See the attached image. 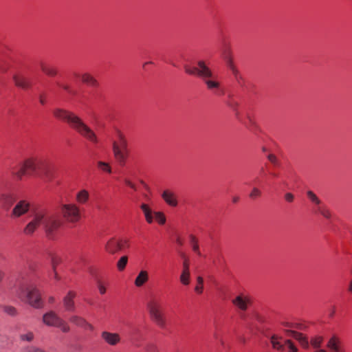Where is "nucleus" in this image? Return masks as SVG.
Instances as JSON below:
<instances>
[{
	"label": "nucleus",
	"mask_w": 352,
	"mask_h": 352,
	"mask_svg": "<svg viewBox=\"0 0 352 352\" xmlns=\"http://www.w3.org/2000/svg\"><path fill=\"white\" fill-rule=\"evenodd\" d=\"M327 347L332 351L340 349V341L336 336H333L327 342Z\"/></svg>",
	"instance_id": "obj_26"
},
{
	"label": "nucleus",
	"mask_w": 352,
	"mask_h": 352,
	"mask_svg": "<svg viewBox=\"0 0 352 352\" xmlns=\"http://www.w3.org/2000/svg\"><path fill=\"white\" fill-rule=\"evenodd\" d=\"M263 151H266V148L265 147L263 148Z\"/></svg>",
	"instance_id": "obj_62"
},
{
	"label": "nucleus",
	"mask_w": 352,
	"mask_h": 352,
	"mask_svg": "<svg viewBox=\"0 0 352 352\" xmlns=\"http://www.w3.org/2000/svg\"><path fill=\"white\" fill-rule=\"evenodd\" d=\"M119 243L120 244V250L124 248H129L130 246L129 239L127 238H118Z\"/></svg>",
	"instance_id": "obj_36"
},
{
	"label": "nucleus",
	"mask_w": 352,
	"mask_h": 352,
	"mask_svg": "<svg viewBox=\"0 0 352 352\" xmlns=\"http://www.w3.org/2000/svg\"><path fill=\"white\" fill-rule=\"evenodd\" d=\"M43 322L47 326L60 328L64 333L69 332L70 330L68 324L53 311H48L43 315Z\"/></svg>",
	"instance_id": "obj_8"
},
{
	"label": "nucleus",
	"mask_w": 352,
	"mask_h": 352,
	"mask_svg": "<svg viewBox=\"0 0 352 352\" xmlns=\"http://www.w3.org/2000/svg\"><path fill=\"white\" fill-rule=\"evenodd\" d=\"M140 208L142 210L146 221L148 223H151L153 221V212L151 208L148 206V205L146 204H142L140 205Z\"/></svg>",
	"instance_id": "obj_23"
},
{
	"label": "nucleus",
	"mask_w": 352,
	"mask_h": 352,
	"mask_svg": "<svg viewBox=\"0 0 352 352\" xmlns=\"http://www.w3.org/2000/svg\"><path fill=\"white\" fill-rule=\"evenodd\" d=\"M89 192L85 189H82L77 192L76 200L79 204H85L89 200Z\"/></svg>",
	"instance_id": "obj_24"
},
{
	"label": "nucleus",
	"mask_w": 352,
	"mask_h": 352,
	"mask_svg": "<svg viewBox=\"0 0 352 352\" xmlns=\"http://www.w3.org/2000/svg\"><path fill=\"white\" fill-rule=\"evenodd\" d=\"M233 305L241 311H246L251 302L250 297L245 294H239L232 300Z\"/></svg>",
	"instance_id": "obj_12"
},
{
	"label": "nucleus",
	"mask_w": 352,
	"mask_h": 352,
	"mask_svg": "<svg viewBox=\"0 0 352 352\" xmlns=\"http://www.w3.org/2000/svg\"><path fill=\"white\" fill-rule=\"evenodd\" d=\"M285 199L286 201H287L289 203H292V202L294 201V196L291 192H287L285 195Z\"/></svg>",
	"instance_id": "obj_46"
},
{
	"label": "nucleus",
	"mask_w": 352,
	"mask_h": 352,
	"mask_svg": "<svg viewBox=\"0 0 352 352\" xmlns=\"http://www.w3.org/2000/svg\"><path fill=\"white\" fill-rule=\"evenodd\" d=\"M155 219L160 224H164L166 222V217L164 214L161 212H155L153 213Z\"/></svg>",
	"instance_id": "obj_35"
},
{
	"label": "nucleus",
	"mask_w": 352,
	"mask_h": 352,
	"mask_svg": "<svg viewBox=\"0 0 352 352\" xmlns=\"http://www.w3.org/2000/svg\"><path fill=\"white\" fill-rule=\"evenodd\" d=\"M315 352H327V351L325 350H324V349H316L315 351Z\"/></svg>",
	"instance_id": "obj_58"
},
{
	"label": "nucleus",
	"mask_w": 352,
	"mask_h": 352,
	"mask_svg": "<svg viewBox=\"0 0 352 352\" xmlns=\"http://www.w3.org/2000/svg\"><path fill=\"white\" fill-rule=\"evenodd\" d=\"M97 166L98 168H100L102 171L107 173H111L112 169L110 166V164L107 162H103V161H98L97 162Z\"/></svg>",
	"instance_id": "obj_28"
},
{
	"label": "nucleus",
	"mask_w": 352,
	"mask_h": 352,
	"mask_svg": "<svg viewBox=\"0 0 352 352\" xmlns=\"http://www.w3.org/2000/svg\"><path fill=\"white\" fill-rule=\"evenodd\" d=\"M12 175L21 180L25 175H35L51 179L52 178V167L45 160L35 157H29L22 162L19 168H10Z\"/></svg>",
	"instance_id": "obj_2"
},
{
	"label": "nucleus",
	"mask_w": 352,
	"mask_h": 352,
	"mask_svg": "<svg viewBox=\"0 0 352 352\" xmlns=\"http://www.w3.org/2000/svg\"><path fill=\"white\" fill-rule=\"evenodd\" d=\"M185 271H190V263L188 258H185L183 262V270Z\"/></svg>",
	"instance_id": "obj_47"
},
{
	"label": "nucleus",
	"mask_w": 352,
	"mask_h": 352,
	"mask_svg": "<svg viewBox=\"0 0 352 352\" xmlns=\"http://www.w3.org/2000/svg\"><path fill=\"white\" fill-rule=\"evenodd\" d=\"M27 352H45V351L39 348H36L34 346H30V347L28 348Z\"/></svg>",
	"instance_id": "obj_48"
},
{
	"label": "nucleus",
	"mask_w": 352,
	"mask_h": 352,
	"mask_svg": "<svg viewBox=\"0 0 352 352\" xmlns=\"http://www.w3.org/2000/svg\"><path fill=\"white\" fill-rule=\"evenodd\" d=\"M31 217V221L23 230V234L28 236L32 235L40 226H43L47 235L51 237L54 231L60 226V221L58 217L44 208L35 210Z\"/></svg>",
	"instance_id": "obj_1"
},
{
	"label": "nucleus",
	"mask_w": 352,
	"mask_h": 352,
	"mask_svg": "<svg viewBox=\"0 0 352 352\" xmlns=\"http://www.w3.org/2000/svg\"><path fill=\"white\" fill-rule=\"evenodd\" d=\"M189 237H190V244L192 245V250L195 252H196L198 255H201L199 245H198V241H197V238L192 234H190Z\"/></svg>",
	"instance_id": "obj_32"
},
{
	"label": "nucleus",
	"mask_w": 352,
	"mask_h": 352,
	"mask_svg": "<svg viewBox=\"0 0 352 352\" xmlns=\"http://www.w3.org/2000/svg\"><path fill=\"white\" fill-rule=\"evenodd\" d=\"M14 289L23 302L36 309L43 307V302L41 293L32 280L24 277L20 278L17 280Z\"/></svg>",
	"instance_id": "obj_4"
},
{
	"label": "nucleus",
	"mask_w": 352,
	"mask_h": 352,
	"mask_svg": "<svg viewBox=\"0 0 352 352\" xmlns=\"http://www.w3.org/2000/svg\"><path fill=\"white\" fill-rule=\"evenodd\" d=\"M146 308L151 319L160 327L164 329L166 320L163 311L162 300L160 297L152 296L146 302Z\"/></svg>",
	"instance_id": "obj_6"
},
{
	"label": "nucleus",
	"mask_w": 352,
	"mask_h": 352,
	"mask_svg": "<svg viewBox=\"0 0 352 352\" xmlns=\"http://www.w3.org/2000/svg\"><path fill=\"white\" fill-rule=\"evenodd\" d=\"M197 280L198 284L195 287V290L196 292L201 294L203 292L204 280H203L202 277H201V276H198Z\"/></svg>",
	"instance_id": "obj_39"
},
{
	"label": "nucleus",
	"mask_w": 352,
	"mask_h": 352,
	"mask_svg": "<svg viewBox=\"0 0 352 352\" xmlns=\"http://www.w3.org/2000/svg\"><path fill=\"white\" fill-rule=\"evenodd\" d=\"M307 195L311 202L320 206L321 201L316 196V195L311 190L307 192Z\"/></svg>",
	"instance_id": "obj_33"
},
{
	"label": "nucleus",
	"mask_w": 352,
	"mask_h": 352,
	"mask_svg": "<svg viewBox=\"0 0 352 352\" xmlns=\"http://www.w3.org/2000/svg\"><path fill=\"white\" fill-rule=\"evenodd\" d=\"M149 276L148 273L146 270H141L134 280V285L137 287H142L148 280Z\"/></svg>",
	"instance_id": "obj_20"
},
{
	"label": "nucleus",
	"mask_w": 352,
	"mask_h": 352,
	"mask_svg": "<svg viewBox=\"0 0 352 352\" xmlns=\"http://www.w3.org/2000/svg\"><path fill=\"white\" fill-rule=\"evenodd\" d=\"M124 182L126 186L132 188L133 190L136 191L138 190L137 186L133 182H132L129 179H124Z\"/></svg>",
	"instance_id": "obj_43"
},
{
	"label": "nucleus",
	"mask_w": 352,
	"mask_h": 352,
	"mask_svg": "<svg viewBox=\"0 0 352 352\" xmlns=\"http://www.w3.org/2000/svg\"><path fill=\"white\" fill-rule=\"evenodd\" d=\"M82 82L91 86H96L98 85L97 80L90 74L85 73L80 76Z\"/></svg>",
	"instance_id": "obj_27"
},
{
	"label": "nucleus",
	"mask_w": 352,
	"mask_h": 352,
	"mask_svg": "<svg viewBox=\"0 0 352 352\" xmlns=\"http://www.w3.org/2000/svg\"><path fill=\"white\" fill-rule=\"evenodd\" d=\"M53 271H54V278L56 279V280H59L60 277L58 276L56 270H53Z\"/></svg>",
	"instance_id": "obj_56"
},
{
	"label": "nucleus",
	"mask_w": 352,
	"mask_h": 352,
	"mask_svg": "<svg viewBox=\"0 0 352 352\" xmlns=\"http://www.w3.org/2000/svg\"><path fill=\"white\" fill-rule=\"evenodd\" d=\"M332 352H343V351H342V349H341V348H340V349H337L336 351H332Z\"/></svg>",
	"instance_id": "obj_60"
},
{
	"label": "nucleus",
	"mask_w": 352,
	"mask_h": 352,
	"mask_svg": "<svg viewBox=\"0 0 352 352\" xmlns=\"http://www.w3.org/2000/svg\"><path fill=\"white\" fill-rule=\"evenodd\" d=\"M4 311L10 316H15L16 314V309L12 306H6L4 307Z\"/></svg>",
	"instance_id": "obj_42"
},
{
	"label": "nucleus",
	"mask_w": 352,
	"mask_h": 352,
	"mask_svg": "<svg viewBox=\"0 0 352 352\" xmlns=\"http://www.w3.org/2000/svg\"><path fill=\"white\" fill-rule=\"evenodd\" d=\"M162 197L169 206L172 207H175L177 206V200L173 192L169 190H166L162 192Z\"/></svg>",
	"instance_id": "obj_19"
},
{
	"label": "nucleus",
	"mask_w": 352,
	"mask_h": 352,
	"mask_svg": "<svg viewBox=\"0 0 352 352\" xmlns=\"http://www.w3.org/2000/svg\"><path fill=\"white\" fill-rule=\"evenodd\" d=\"M12 80L16 87L26 90L32 87L30 78L22 72H16L12 76Z\"/></svg>",
	"instance_id": "obj_11"
},
{
	"label": "nucleus",
	"mask_w": 352,
	"mask_h": 352,
	"mask_svg": "<svg viewBox=\"0 0 352 352\" xmlns=\"http://www.w3.org/2000/svg\"><path fill=\"white\" fill-rule=\"evenodd\" d=\"M156 350V346L154 344H148L146 346V351L147 352H154Z\"/></svg>",
	"instance_id": "obj_50"
},
{
	"label": "nucleus",
	"mask_w": 352,
	"mask_h": 352,
	"mask_svg": "<svg viewBox=\"0 0 352 352\" xmlns=\"http://www.w3.org/2000/svg\"><path fill=\"white\" fill-rule=\"evenodd\" d=\"M285 344L287 346L289 352H298V348L294 345L291 340H285Z\"/></svg>",
	"instance_id": "obj_38"
},
{
	"label": "nucleus",
	"mask_w": 352,
	"mask_h": 352,
	"mask_svg": "<svg viewBox=\"0 0 352 352\" xmlns=\"http://www.w3.org/2000/svg\"><path fill=\"white\" fill-rule=\"evenodd\" d=\"M280 337H278L276 335H273L270 337V342L274 349L283 351L285 349V345L280 342Z\"/></svg>",
	"instance_id": "obj_25"
},
{
	"label": "nucleus",
	"mask_w": 352,
	"mask_h": 352,
	"mask_svg": "<svg viewBox=\"0 0 352 352\" xmlns=\"http://www.w3.org/2000/svg\"><path fill=\"white\" fill-rule=\"evenodd\" d=\"M39 65H40L41 69L45 74H47L50 76H54L55 75H56V74H57L56 69L54 67L49 65L48 63L41 61Z\"/></svg>",
	"instance_id": "obj_22"
},
{
	"label": "nucleus",
	"mask_w": 352,
	"mask_h": 352,
	"mask_svg": "<svg viewBox=\"0 0 352 352\" xmlns=\"http://www.w3.org/2000/svg\"><path fill=\"white\" fill-rule=\"evenodd\" d=\"M267 157L268 160L273 164H274V165L278 164V160L274 154H269Z\"/></svg>",
	"instance_id": "obj_45"
},
{
	"label": "nucleus",
	"mask_w": 352,
	"mask_h": 352,
	"mask_svg": "<svg viewBox=\"0 0 352 352\" xmlns=\"http://www.w3.org/2000/svg\"><path fill=\"white\" fill-rule=\"evenodd\" d=\"M221 56L225 60L226 65L233 62L232 52L228 45L225 44L221 49Z\"/></svg>",
	"instance_id": "obj_21"
},
{
	"label": "nucleus",
	"mask_w": 352,
	"mask_h": 352,
	"mask_svg": "<svg viewBox=\"0 0 352 352\" xmlns=\"http://www.w3.org/2000/svg\"><path fill=\"white\" fill-rule=\"evenodd\" d=\"M128 263V256H122L120 258V259L117 262V267L120 272L123 271Z\"/></svg>",
	"instance_id": "obj_31"
},
{
	"label": "nucleus",
	"mask_w": 352,
	"mask_h": 352,
	"mask_svg": "<svg viewBox=\"0 0 352 352\" xmlns=\"http://www.w3.org/2000/svg\"><path fill=\"white\" fill-rule=\"evenodd\" d=\"M20 338L22 340L30 342L34 338V334H33L32 332L30 331V332H28V333H25L21 334Z\"/></svg>",
	"instance_id": "obj_40"
},
{
	"label": "nucleus",
	"mask_w": 352,
	"mask_h": 352,
	"mask_svg": "<svg viewBox=\"0 0 352 352\" xmlns=\"http://www.w3.org/2000/svg\"><path fill=\"white\" fill-rule=\"evenodd\" d=\"M184 70L189 75H195L201 78L209 90L218 89L220 87L217 76L213 74L204 60L198 61L197 67H191L186 65H184Z\"/></svg>",
	"instance_id": "obj_5"
},
{
	"label": "nucleus",
	"mask_w": 352,
	"mask_h": 352,
	"mask_svg": "<svg viewBox=\"0 0 352 352\" xmlns=\"http://www.w3.org/2000/svg\"><path fill=\"white\" fill-rule=\"evenodd\" d=\"M60 262V258L57 256H52V265L53 270H56V267L58 265V263Z\"/></svg>",
	"instance_id": "obj_44"
},
{
	"label": "nucleus",
	"mask_w": 352,
	"mask_h": 352,
	"mask_svg": "<svg viewBox=\"0 0 352 352\" xmlns=\"http://www.w3.org/2000/svg\"><path fill=\"white\" fill-rule=\"evenodd\" d=\"M318 211L325 218L330 219L331 217V212L330 211L324 207L318 206Z\"/></svg>",
	"instance_id": "obj_37"
},
{
	"label": "nucleus",
	"mask_w": 352,
	"mask_h": 352,
	"mask_svg": "<svg viewBox=\"0 0 352 352\" xmlns=\"http://www.w3.org/2000/svg\"><path fill=\"white\" fill-rule=\"evenodd\" d=\"M105 250L111 254H115L120 250V244L117 238H111L106 243Z\"/></svg>",
	"instance_id": "obj_17"
},
{
	"label": "nucleus",
	"mask_w": 352,
	"mask_h": 352,
	"mask_svg": "<svg viewBox=\"0 0 352 352\" xmlns=\"http://www.w3.org/2000/svg\"><path fill=\"white\" fill-rule=\"evenodd\" d=\"M190 271L182 270V274L179 277L180 282L184 285H188L190 283Z\"/></svg>",
	"instance_id": "obj_29"
},
{
	"label": "nucleus",
	"mask_w": 352,
	"mask_h": 352,
	"mask_svg": "<svg viewBox=\"0 0 352 352\" xmlns=\"http://www.w3.org/2000/svg\"><path fill=\"white\" fill-rule=\"evenodd\" d=\"M101 338L106 344L110 346H116L121 341L120 336L118 333L107 331H102Z\"/></svg>",
	"instance_id": "obj_13"
},
{
	"label": "nucleus",
	"mask_w": 352,
	"mask_h": 352,
	"mask_svg": "<svg viewBox=\"0 0 352 352\" xmlns=\"http://www.w3.org/2000/svg\"><path fill=\"white\" fill-rule=\"evenodd\" d=\"M287 333L289 336H291L292 338L298 340L304 348H309L308 339L302 333L293 330H287Z\"/></svg>",
	"instance_id": "obj_18"
},
{
	"label": "nucleus",
	"mask_w": 352,
	"mask_h": 352,
	"mask_svg": "<svg viewBox=\"0 0 352 352\" xmlns=\"http://www.w3.org/2000/svg\"><path fill=\"white\" fill-rule=\"evenodd\" d=\"M98 289H99V292L100 293V294H104L105 292H106V287L101 283H98Z\"/></svg>",
	"instance_id": "obj_49"
},
{
	"label": "nucleus",
	"mask_w": 352,
	"mask_h": 352,
	"mask_svg": "<svg viewBox=\"0 0 352 352\" xmlns=\"http://www.w3.org/2000/svg\"><path fill=\"white\" fill-rule=\"evenodd\" d=\"M348 291L350 293H352V280H351V282H350V283L349 285Z\"/></svg>",
	"instance_id": "obj_54"
},
{
	"label": "nucleus",
	"mask_w": 352,
	"mask_h": 352,
	"mask_svg": "<svg viewBox=\"0 0 352 352\" xmlns=\"http://www.w3.org/2000/svg\"><path fill=\"white\" fill-rule=\"evenodd\" d=\"M55 301V298L53 296H50L48 299L50 303H53Z\"/></svg>",
	"instance_id": "obj_55"
},
{
	"label": "nucleus",
	"mask_w": 352,
	"mask_h": 352,
	"mask_svg": "<svg viewBox=\"0 0 352 352\" xmlns=\"http://www.w3.org/2000/svg\"><path fill=\"white\" fill-rule=\"evenodd\" d=\"M261 195V191L258 188H253L250 194V197L252 199H255L258 197H260Z\"/></svg>",
	"instance_id": "obj_41"
},
{
	"label": "nucleus",
	"mask_w": 352,
	"mask_h": 352,
	"mask_svg": "<svg viewBox=\"0 0 352 352\" xmlns=\"http://www.w3.org/2000/svg\"><path fill=\"white\" fill-rule=\"evenodd\" d=\"M63 89H64L65 91H68L69 93H72V91L69 88V87L67 85H63L62 86Z\"/></svg>",
	"instance_id": "obj_52"
},
{
	"label": "nucleus",
	"mask_w": 352,
	"mask_h": 352,
	"mask_svg": "<svg viewBox=\"0 0 352 352\" xmlns=\"http://www.w3.org/2000/svg\"><path fill=\"white\" fill-rule=\"evenodd\" d=\"M117 137L118 141L113 142L112 150L113 155L119 164L124 166L129 153L127 148L128 144L124 134L121 131H117Z\"/></svg>",
	"instance_id": "obj_7"
},
{
	"label": "nucleus",
	"mask_w": 352,
	"mask_h": 352,
	"mask_svg": "<svg viewBox=\"0 0 352 352\" xmlns=\"http://www.w3.org/2000/svg\"><path fill=\"white\" fill-rule=\"evenodd\" d=\"M180 255H181V256L184 258V260L185 258H186V255H185L184 253H181V254H180Z\"/></svg>",
	"instance_id": "obj_59"
},
{
	"label": "nucleus",
	"mask_w": 352,
	"mask_h": 352,
	"mask_svg": "<svg viewBox=\"0 0 352 352\" xmlns=\"http://www.w3.org/2000/svg\"><path fill=\"white\" fill-rule=\"evenodd\" d=\"M76 293L74 291H69L63 299V307L67 311H74L76 305L74 298Z\"/></svg>",
	"instance_id": "obj_14"
},
{
	"label": "nucleus",
	"mask_w": 352,
	"mask_h": 352,
	"mask_svg": "<svg viewBox=\"0 0 352 352\" xmlns=\"http://www.w3.org/2000/svg\"><path fill=\"white\" fill-rule=\"evenodd\" d=\"M239 197H233V199H232V201H233L234 203H236V202L239 201Z\"/></svg>",
	"instance_id": "obj_57"
},
{
	"label": "nucleus",
	"mask_w": 352,
	"mask_h": 352,
	"mask_svg": "<svg viewBox=\"0 0 352 352\" xmlns=\"http://www.w3.org/2000/svg\"><path fill=\"white\" fill-rule=\"evenodd\" d=\"M39 101L41 104H45V98L43 94H41L39 96Z\"/></svg>",
	"instance_id": "obj_51"
},
{
	"label": "nucleus",
	"mask_w": 352,
	"mask_h": 352,
	"mask_svg": "<svg viewBox=\"0 0 352 352\" xmlns=\"http://www.w3.org/2000/svg\"><path fill=\"white\" fill-rule=\"evenodd\" d=\"M30 208V204L27 200H20L12 208L10 217L12 218H19L21 216L27 214Z\"/></svg>",
	"instance_id": "obj_10"
},
{
	"label": "nucleus",
	"mask_w": 352,
	"mask_h": 352,
	"mask_svg": "<svg viewBox=\"0 0 352 352\" xmlns=\"http://www.w3.org/2000/svg\"><path fill=\"white\" fill-rule=\"evenodd\" d=\"M61 212L64 219L71 223H77L81 218L80 208L75 204L62 205Z\"/></svg>",
	"instance_id": "obj_9"
},
{
	"label": "nucleus",
	"mask_w": 352,
	"mask_h": 352,
	"mask_svg": "<svg viewBox=\"0 0 352 352\" xmlns=\"http://www.w3.org/2000/svg\"><path fill=\"white\" fill-rule=\"evenodd\" d=\"M16 201V197L13 193H3L0 196V204L6 209H10Z\"/></svg>",
	"instance_id": "obj_15"
},
{
	"label": "nucleus",
	"mask_w": 352,
	"mask_h": 352,
	"mask_svg": "<svg viewBox=\"0 0 352 352\" xmlns=\"http://www.w3.org/2000/svg\"><path fill=\"white\" fill-rule=\"evenodd\" d=\"M69 321L74 325L87 329L91 331L94 330V326L89 323L84 318L78 315H73L69 318Z\"/></svg>",
	"instance_id": "obj_16"
},
{
	"label": "nucleus",
	"mask_w": 352,
	"mask_h": 352,
	"mask_svg": "<svg viewBox=\"0 0 352 352\" xmlns=\"http://www.w3.org/2000/svg\"><path fill=\"white\" fill-rule=\"evenodd\" d=\"M176 241H177V244H178L179 245H181V246H182V245H183V244H184V242H183L182 239L181 238H179V237H178V238L177 239Z\"/></svg>",
	"instance_id": "obj_53"
},
{
	"label": "nucleus",
	"mask_w": 352,
	"mask_h": 352,
	"mask_svg": "<svg viewBox=\"0 0 352 352\" xmlns=\"http://www.w3.org/2000/svg\"><path fill=\"white\" fill-rule=\"evenodd\" d=\"M53 114L57 119L67 122L72 129L82 138L93 144L98 143L99 140L96 133L74 113L63 109L56 108L53 110Z\"/></svg>",
	"instance_id": "obj_3"
},
{
	"label": "nucleus",
	"mask_w": 352,
	"mask_h": 352,
	"mask_svg": "<svg viewBox=\"0 0 352 352\" xmlns=\"http://www.w3.org/2000/svg\"><path fill=\"white\" fill-rule=\"evenodd\" d=\"M322 342H323V337H322V336L313 337V338H311V339L310 340V343H311V346L316 349H319L321 346Z\"/></svg>",
	"instance_id": "obj_30"
},
{
	"label": "nucleus",
	"mask_w": 352,
	"mask_h": 352,
	"mask_svg": "<svg viewBox=\"0 0 352 352\" xmlns=\"http://www.w3.org/2000/svg\"><path fill=\"white\" fill-rule=\"evenodd\" d=\"M227 67L229 68V69L232 72V74L235 77L236 80H239V78H241L239 74V71L234 64V62L227 65Z\"/></svg>",
	"instance_id": "obj_34"
},
{
	"label": "nucleus",
	"mask_w": 352,
	"mask_h": 352,
	"mask_svg": "<svg viewBox=\"0 0 352 352\" xmlns=\"http://www.w3.org/2000/svg\"><path fill=\"white\" fill-rule=\"evenodd\" d=\"M150 63H152V62H148V63H145L144 65V67H145L146 65L147 64H150Z\"/></svg>",
	"instance_id": "obj_61"
}]
</instances>
